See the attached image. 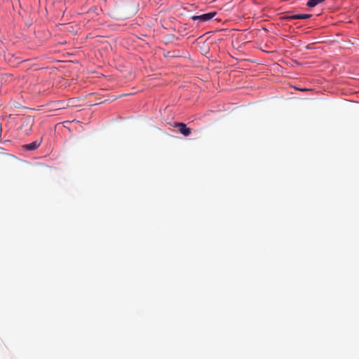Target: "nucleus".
<instances>
[{
    "mask_svg": "<svg viewBox=\"0 0 359 359\" xmlns=\"http://www.w3.org/2000/svg\"><path fill=\"white\" fill-rule=\"evenodd\" d=\"M30 122H31V121L29 119V120H27V123L29 124ZM32 124V123H31V125Z\"/></svg>",
    "mask_w": 359,
    "mask_h": 359,
    "instance_id": "nucleus-6",
    "label": "nucleus"
},
{
    "mask_svg": "<svg viewBox=\"0 0 359 359\" xmlns=\"http://www.w3.org/2000/svg\"><path fill=\"white\" fill-rule=\"evenodd\" d=\"M325 0H309L308 1L306 5L309 7L313 8L317 6L318 4L323 2Z\"/></svg>",
    "mask_w": 359,
    "mask_h": 359,
    "instance_id": "nucleus-5",
    "label": "nucleus"
},
{
    "mask_svg": "<svg viewBox=\"0 0 359 359\" xmlns=\"http://www.w3.org/2000/svg\"><path fill=\"white\" fill-rule=\"evenodd\" d=\"M175 128H178V131L184 136H189L191 134V129L184 123H175Z\"/></svg>",
    "mask_w": 359,
    "mask_h": 359,
    "instance_id": "nucleus-1",
    "label": "nucleus"
},
{
    "mask_svg": "<svg viewBox=\"0 0 359 359\" xmlns=\"http://www.w3.org/2000/svg\"><path fill=\"white\" fill-rule=\"evenodd\" d=\"M312 16L311 14H299V15H286L283 16V19L287 20H304L310 18Z\"/></svg>",
    "mask_w": 359,
    "mask_h": 359,
    "instance_id": "nucleus-3",
    "label": "nucleus"
},
{
    "mask_svg": "<svg viewBox=\"0 0 359 359\" xmlns=\"http://www.w3.org/2000/svg\"><path fill=\"white\" fill-rule=\"evenodd\" d=\"M216 15L215 12L208 13L201 15H194L191 19L193 20H201L202 22H206L211 20Z\"/></svg>",
    "mask_w": 359,
    "mask_h": 359,
    "instance_id": "nucleus-2",
    "label": "nucleus"
},
{
    "mask_svg": "<svg viewBox=\"0 0 359 359\" xmlns=\"http://www.w3.org/2000/svg\"><path fill=\"white\" fill-rule=\"evenodd\" d=\"M41 144V141H34L32 143L23 145V148L27 151L36 149Z\"/></svg>",
    "mask_w": 359,
    "mask_h": 359,
    "instance_id": "nucleus-4",
    "label": "nucleus"
}]
</instances>
